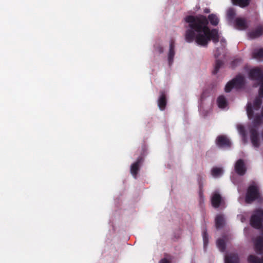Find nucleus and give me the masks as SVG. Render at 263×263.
Wrapping results in <instances>:
<instances>
[{
	"label": "nucleus",
	"instance_id": "obj_21",
	"mask_svg": "<svg viewBox=\"0 0 263 263\" xmlns=\"http://www.w3.org/2000/svg\"><path fill=\"white\" fill-rule=\"evenodd\" d=\"M249 263H263V257L260 259L254 255H250L248 257Z\"/></svg>",
	"mask_w": 263,
	"mask_h": 263
},
{
	"label": "nucleus",
	"instance_id": "obj_8",
	"mask_svg": "<svg viewBox=\"0 0 263 263\" xmlns=\"http://www.w3.org/2000/svg\"><path fill=\"white\" fill-rule=\"evenodd\" d=\"M222 198L220 194L217 192H214L211 197V202L214 208H218L222 203Z\"/></svg>",
	"mask_w": 263,
	"mask_h": 263
},
{
	"label": "nucleus",
	"instance_id": "obj_31",
	"mask_svg": "<svg viewBox=\"0 0 263 263\" xmlns=\"http://www.w3.org/2000/svg\"><path fill=\"white\" fill-rule=\"evenodd\" d=\"M210 9H207V8H206V9H205L204 10V12L205 13H209V12H210Z\"/></svg>",
	"mask_w": 263,
	"mask_h": 263
},
{
	"label": "nucleus",
	"instance_id": "obj_15",
	"mask_svg": "<svg viewBox=\"0 0 263 263\" xmlns=\"http://www.w3.org/2000/svg\"><path fill=\"white\" fill-rule=\"evenodd\" d=\"M166 104L165 96L163 92H161V95L158 100V105L160 110H163L165 109Z\"/></svg>",
	"mask_w": 263,
	"mask_h": 263
},
{
	"label": "nucleus",
	"instance_id": "obj_18",
	"mask_svg": "<svg viewBox=\"0 0 263 263\" xmlns=\"http://www.w3.org/2000/svg\"><path fill=\"white\" fill-rule=\"evenodd\" d=\"M224 223L223 216L218 215L215 218V224L217 229H220L223 227Z\"/></svg>",
	"mask_w": 263,
	"mask_h": 263
},
{
	"label": "nucleus",
	"instance_id": "obj_26",
	"mask_svg": "<svg viewBox=\"0 0 263 263\" xmlns=\"http://www.w3.org/2000/svg\"><path fill=\"white\" fill-rule=\"evenodd\" d=\"M202 237H203L204 247L205 248V247L207 246V245L208 243V240H209L208 235L206 233V232L205 231H203Z\"/></svg>",
	"mask_w": 263,
	"mask_h": 263
},
{
	"label": "nucleus",
	"instance_id": "obj_9",
	"mask_svg": "<svg viewBox=\"0 0 263 263\" xmlns=\"http://www.w3.org/2000/svg\"><path fill=\"white\" fill-rule=\"evenodd\" d=\"M216 144L220 147H230L231 142L229 139L225 136H219L216 139Z\"/></svg>",
	"mask_w": 263,
	"mask_h": 263
},
{
	"label": "nucleus",
	"instance_id": "obj_16",
	"mask_svg": "<svg viewBox=\"0 0 263 263\" xmlns=\"http://www.w3.org/2000/svg\"><path fill=\"white\" fill-rule=\"evenodd\" d=\"M217 105L220 108H225L228 105V101L223 95L220 96L217 100Z\"/></svg>",
	"mask_w": 263,
	"mask_h": 263
},
{
	"label": "nucleus",
	"instance_id": "obj_19",
	"mask_svg": "<svg viewBox=\"0 0 263 263\" xmlns=\"http://www.w3.org/2000/svg\"><path fill=\"white\" fill-rule=\"evenodd\" d=\"M232 2L234 5L243 8L249 5L250 0H232Z\"/></svg>",
	"mask_w": 263,
	"mask_h": 263
},
{
	"label": "nucleus",
	"instance_id": "obj_29",
	"mask_svg": "<svg viewBox=\"0 0 263 263\" xmlns=\"http://www.w3.org/2000/svg\"><path fill=\"white\" fill-rule=\"evenodd\" d=\"M159 263H170V261L166 258L162 259Z\"/></svg>",
	"mask_w": 263,
	"mask_h": 263
},
{
	"label": "nucleus",
	"instance_id": "obj_4",
	"mask_svg": "<svg viewBox=\"0 0 263 263\" xmlns=\"http://www.w3.org/2000/svg\"><path fill=\"white\" fill-rule=\"evenodd\" d=\"M221 47L217 48L214 51V57L216 59V63L214 66V69L213 71V74H216L221 65H222V62L218 59L220 55L224 54V48L226 45V41L224 39L221 40Z\"/></svg>",
	"mask_w": 263,
	"mask_h": 263
},
{
	"label": "nucleus",
	"instance_id": "obj_25",
	"mask_svg": "<svg viewBox=\"0 0 263 263\" xmlns=\"http://www.w3.org/2000/svg\"><path fill=\"white\" fill-rule=\"evenodd\" d=\"M217 246L218 248L221 251H223L225 249V242L223 239H218L217 240Z\"/></svg>",
	"mask_w": 263,
	"mask_h": 263
},
{
	"label": "nucleus",
	"instance_id": "obj_17",
	"mask_svg": "<svg viewBox=\"0 0 263 263\" xmlns=\"http://www.w3.org/2000/svg\"><path fill=\"white\" fill-rule=\"evenodd\" d=\"M211 172L214 178H218L222 175L223 171L222 168L215 167L211 170Z\"/></svg>",
	"mask_w": 263,
	"mask_h": 263
},
{
	"label": "nucleus",
	"instance_id": "obj_11",
	"mask_svg": "<svg viewBox=\"0 0 263 263\" xmlns=\"http://www.w3.org/2000/svg\"><path fill=\"white\" fill-rule=\"evenodd\" d=\"M235 170L236 172L239 175H243L246 171V167L242 160H238L235 163Z\"/></svg>",
	"mask_w": 263,
	"mask_h": 263
},
{
	"label": "nucleus",
	"instance_id": "obj_12",
	"mask_svg": "<svg viewBox=\"0 0 263 263\" xmlns=\"http://www.w3.org/2000/svg\"><path fill=\"white\" fill-rule=\"evenodd\" d=\"M235 25L236 27L239 30H245L249 26L247 21L241 17H238L235 20Z\"/></svg>",
	"mask_w": 263,
	"mask_h": 263
},
{
	"label": "nucleus",
	"instance_id": "obj_1",
	"mask_svg": "<svg viewBox=\"0 0 263 263\" xmlns=\"http://www.w3.org/2000/svg\"><path fill=\"white\" fill-rule=\"evenodd\" d=\"M184 20L186 23L185 40L187 42L195 41L197 45L206 47L211 40L214 43L219 41L218 30L210 29L208 27V20L205 16L189 15Z\"/></svg>",
	"mask_w": 263,
	"mask_h": 263
},
{
	"label": "nucleus",
	"instance_id": "obj_3",
	"mask_svg": "<svg viewBox=\"0 0 263 263\" xmlns=\"http://www.w3.org/2000/svg\"><path fill=\"white\" fill-rule=\"evenodd\" d=\"M263 222V210L258 209L254 212L250 219L251 225L256 228L260 229L261 235L253 240L254 248L255 252L259 254L263 253V227L262 222Z\"/></svg>",
	"mask_w": 263,
	"mask_h": 263
},
{
	"label": "nucleus",
	"instance_id": "obj_5",
	"mask_svg": "<svg viewBox=\"0 0 263 263\" xmlns=\"http://www.w3.org/2000/svg\"><path fill=\"white\" fill-rule=\"evenodd\" d=\"M245 83V78L239 75L231 81L227 83L225 87V91L229 92L232 88L239 89L243 87Z\"/></svg>",
	"mask_w": 263,
	"mask_h": 263
},
{
	"label": "nucleus",
	"instance_id": "obj_20",
	"mask_svg": "<svg viewBox=\"0 0 263 263\" xmlns=\"http://www.w3.org/2000/svg\"><path fill=\"white\" fill-rule=\"evenodd\" d=\"M253 57L258 60H262L263 58V49H256L253 52Z\"/></svg>",
	"mask_w": 263,
	"mask_h": 263
},
{
	"label": "nucleus",
	"instance_id": "obj_27",
	"mask_svg": "<svg viewBox=\"0 0 263 263\" xmlns=\"http://www.w3.org/2000/svg\"><path fill=\"white\" fill-rule=\"evenodd\" d=\"M155 50L156 51L158 52L159 53H162L163 52V48L162 46H161L160 45H157L156 47H155Z\"/></svg>",
	"mask_w": 263,
	"mask_h": 263
},
{
	"label": "nucleus",
	"instance_id": "obj_14",
	"mask_svg": "<svg viewBox=\"0 0 263 263\" xmlns=\"http://www.w3.org/2000/svg\"><path fill=\"white\" fill-rule=\"evenodd\" d=\"M225 263H239V258L237 254L231 253L225 256Z\"/></svg>",
	"mask_w": 263,
	"mask_h": 263
},
{
	"label": "nucleus",
	"instance_id": "obj_2",
	"mask_svg": "<svg viewBox=\"0 0 263 263\" xmlns=\"http://www.w3.org/2000/svg\"><path fill=\"white\" fill-rule=\"evenodd\" d=\"M250 78L256 80L259 85V96L254 100L253 104L248 102L247 105V113L250 119H253V125L250 127L251 141L255 147L259 146V139L257 132L258 126L263 122V106L260 111L263 98V69L256 68L251 69L249 72Z\"/></svg>",
	"mask_w": 263,
	"mask_h": 263
},
{
	"label": "nucleus",
	"instance_id": "obj_7",
	"mask_svg": "<svg viewBox=\"0 0 263 263\" xmlns=\"http://www.w3.org/2000/svg\"><path fill=\"white\" fill-rule=\"evenodd\" d=\"M263 34V25H259L254 29L248 33V37L251 39H254Z\"/></svg>",
	"mask_w": 263,
	"mask_h": 263
},
{
	"label": "nucleus",
	"instance_id": "obj_13",
	"mask_svg": "<svg viewBox=\"0 0 263 263\" xmlns=\"http://www.w3.org/2000/svg\"><path fill=\"white\" fill-rule=\"evenodd\" d=\"M175 45L173 41H171L170 43V49L168 53V61L170 66L172 65L173 62V58L175 55Z\"/></svg>",
	"mask_w": 263,
	"mask_h": 263
},
{
	"label": "nucleus",
	"instance_id": "obj_10",
	"mask_svg": "<svg viewBox=\"0 0 263 263\" xmlns=\"http://www.w3.org/2000/svg\"><path fill=\"white\" fill-rule=\"evenodd\" d=\"M142 162L143 158L142 157H139L137 160L131 165L130 173L135 178H136V175L138 174L140 165Z\"/></svg>",
	"mask_w": 263,
	"mask_h": 263
},
{
	"label": "nucleus",
	"instance_id": "obj_23",
	"mask_svg": "<svg viewBox=\"0 0 263 263\" xmlns=\"http://www.w3.org/2000/svg\"><path fill=\"white\" fill-rule=\"evenodd\" d=\"M208 19L211 25L217 26L219 23V19L217 16L214 14H211L208 16Z\"/></svg>",
	"mask_w": 263,
	"mask_h": 263
},
{
	"label": "nucleus",
	"instance_id": "obj_6",
	"mask_svg": "<svg viewBox=\"0 0 263 263\" xmlns=\"http://www.w3.org/2000/svg\"><path fill=\"white\" fill-rule=\"evenodd\" d=\"M260 197V193L258 187L254 184L251 185L248 190L246 201L247 203H250L255 199Z\"/></svg>",
	"mask_w": 263,
	"mask_h": 263
},
{
	"label": "nucleus",
	"instance_id": "obj_22",
	"mask_svg": "<svg viewBox=\"0 0 263 263\" xmlns=\"http://www.w3.org/2000/svg\"><path fill=\"white\" fill-rule=\"evenodd\" d=\"M236 15V12L233 8H229L227 13V17L229 21L232 22L234 20Z\"/></svg>",
	"mask_w": 263,
	"mask_h": 263
},
{
	"label": "nucleus",
	"instance_id": "obj_24",
	"mask_svg": "<svg viewBox=\"0 0 263 263\" xmlns=\"http://www.w3.org/2000/svg\"><path fill=\"white\" fill-rule=\"evenodd\" d=\"M237 128L240 134L242 136V140L243 142L246 143L247 141V138L244 127L242 125H237Z\"/></svg>",
	"mask_w": 263,
	"mask_h": 263
},
{
	"label": "nucleus",
	"instance_id": "obj_30",
	"mask_svg": "<svg viewBox=\"0 0 263 263\" xmlns=\"http://www.w3.org/2000/svg\"><path fill=\"white\" fill-rule=\"evenodd\" d=\"M238 217L240 218L242 222H243L246 220V218H245V217L243 215H240L238 216Z\"/></svg>",
	"mask_w": 263,
	"mask_h": 263
},
{
	"label": "nucleus",
	"instance_id": "obj_28",
	"mask_svg": "<svg viewBox=\"0 0 263 263\" xmlns=\"http://www.w3.org/2000/svg\"><path fill=\"white\" fill-rule=\"evenodd\" d=\"M241 59H236L235 60H234L232 62V66H234L235 65L237 64L238 63H239L241 62Z\"/></svg>",
	"mask_w": 263,
	"mask_h": 263
}]
</instances>
